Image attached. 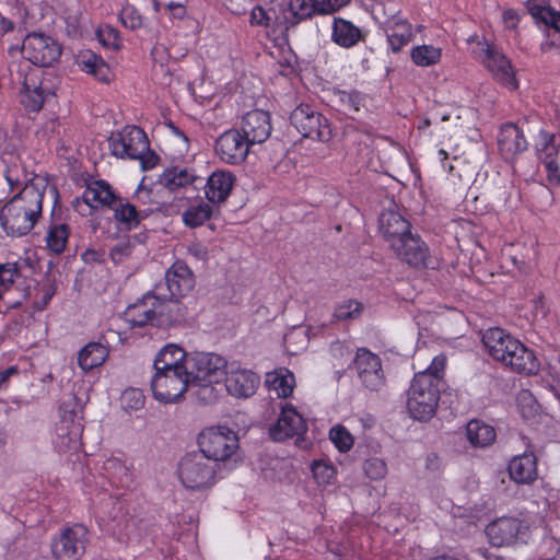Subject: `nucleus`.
<instances>
[{
    "instance_id": "4be33fe9",
    "label": "nucleus",
    "mask_w": 560,
    "mask_h": 560,
    "mask_svg": "<svg viewBox=\"0 0 560 560\" xmlns=\"http://www.w3.org/2000/svg\"><path fill=\"white\" fill-rule=\"evenodd\" d=\"M498 145L503 158L510 160L524 152L528 144L523 131L516 125L508 122L500 129Z\"/></svg>"
},
{
    "instance_id": "13d9d810",
    "label": "nucleus",
    "mask_w": 560,
    "mask_h": 560,
    "mask_svg": "<svg viewBox=\"0 0 560 560\" xmlns=\"http://www.w3.org/2000/svg\"><path fill=\"white\" fill-rule=\"evenodd\" d=\"M252 25L269 27L271 22V16L268 11L265 10L261 5H256L250 11V20Z\"/></svg>"
},
{
    "instance_id": "de8ad7c7",
    "label": "nucleus",
    "mask_w": 560,
    "mask_h": 560,
    "mask_svg": "<svg viewBox=\"0 0 560 560\" xmlns=\"http://www.w3.org/2000/svg\"><path fill=\"white\" fill-rule=\"evenodd\" d=\"M121 407L126 411H137L143 408L145 397L142 390L138 388L126 389L120 397Z\"/></svg>"
},
{
    "instance_id": "ea45409f",
    "label": "nucleus",
    "mask_w": 560,
    "mask_h": 560,
    "mask_svg": "<svg viewBox=\"0 0 560 560\" xmlns=\"http://www.w3.org/2000/svg\"><path fill=\"white\" fill-rule=\"evenodd\" d=\"M212 207L206 202H198L187 208L183 214V222L189 228H197L202 225L212 215Z\"/></svg>"
},
{
    "instance_id": "473e14b6",
    "label": "nucleus",
    "mask_w": 560,
    "mask_h": 560,
    "mask_svg": "<svg viewBox=\"0 0 560 560\" xmlns=\"http://www.w3.org/2000/svg\"><path fill=\"white\" fill-rule=\"evenodd\" d=\"M108 349L100 342H90L78 354V364L83 371L102 365L108 357Z\"/></svg>"
},
{
    "instance_id": "4d7b16f0",
    "label": "nucleus",
    "mask_w": 560,
    "mask_h": 560,
    "mask_svg": "<svg viewBox=\"0 0 560 560\" xmlns=\"http://www.w3.org/2000/svg\"><path fill=\"white\" fill-rule=\"evenodd\" d=\"M315 14H331L346 4L345 0H312Z\"/></svg>"
},
{
    "instance_id": "412c9836",
    "label": "nucleus",
    "mask_w": 560,
    "mask_h": 560,
    "mask_svg": "<svg viewBox=\"0 0 560 560\" xmlns=\"http://www.w3.org/2000/svg\"><path fill=\"white\" fill-rule=\"evenodd\" d=\"M483 63L493 77L503 85L511 89L517 88L518 84L511 62L504 55L492 47H487L485 50Z\"/></svg>"
},
{
    "instance_id": "9b49d317",
    "label": "nucleus",
    "mask_w": 560,
    "mask_h": 560,
    "mask_svg": "<svg viewBox=\"0 0 560 560\" xmlns=\"http://www.w3.org/2000/svg\"><path fill=\"white\" fill-rule=\"evenodd\" d=\"M527 526L516 517L503 516L486 527V535L492 546H510L524 538Z\"/></svg>"
},
{
    "instance_id": "3c124183",
    "label": "nucleus",
    "mask_w": 560,
    "mask_h": 560,
    "mask_svg": "<svg viewBox=\"0 0 560 560\" xmlns=\"http://www.w3.org/2000/svg\"><path fill=\"white\" fill-rule=\"evenodd\" d=\"M363 470L368 478L372 480H380L387 475V465L383 459L372 457L364 462Z\"/></svg>"
},
{
    "instance_id": "1a4fd4ad",
    "label": "nucleus",
    "mask_w": 560,
    "mask_h": 560,
    "mask_svg": "<svg viewBox=\"0 0 560 560\" xmlns=\"http://www.w3.org/2000/svg\"><path fill=\"white\" fill-rule=\"evenodd\" d=\"M88 529L82 525H73L63 529L51 544L55 560H79L86 547Z\"/></svg>"
},
{
    "instance_id": "7c9ffc66",
    "label": "nucleus",
    "mask_w": 560,
    "mask_h": 560,
    "mask_svg": "<svg viewBox=\"0 0 560 560\" xmlns=\"http://www.w3.org/2000/svg\"><path fill=\"white\" fill-rule=\"evenodd\" d=\"M185 312L177 301V298H170L165 293V299L156 301V323L159 325H175L184 320Z\"/></svg>"
},
{
    "instance_id": "a878e982",
    "label": "nucleus",
    "mask_w": 560,
    "mask_h": 560,
    "mask_svg": "<svg viewBox=\"0 0 560 560\" xmlns=\"http://www.w3.org/2000/svg\"><path fill=\"white\" fill-rule=\"evenodd\" d=\"M509 474L516 483H530L537 478L536 457L533 453H525L512 458L509 464Z\"/></svg>"
},
{
    "instance_id": "8fccbe9b",
    "label": "nucleus",
    "mask_w": 560,
    "mask_h": 560,
    "mask_svg": "<svg viewBox=\"0 0 560 560\" xmlns=\"http://www.w3.org/2000/svg\"><path fill=\"white\" fill-rule=\"evenodd\" d=\"M541 147L538 149V158L541 163L548 164V161H556L558 148L555 143V136L547 132L541 133Z\"/></svg>"
},
{
    "instance_id": "58836bf2",
    "label": "nucleus",
    "mask_w": 560,
    "mask_h": 560,
    "mask_svg": "<svg viewBox=\"0 0 560 560\" xmlns=\"http://www.w3.org/2000/svg\"><path fill=\"white\" fill-rule=\"evenodd\" d=\"M528 12L538 23H542L548 27L560 32V12L556 11L549 5H541L537 3L528 4Z\"/></svg>"
},
{
    "instance_id": "774afa93",
    "label": "nucleus",
    "mask_w": 560,
    "mask_h": 560,
    "mask_svg": "<svg viewBox=\"0 0 560 560\" xmlns=\"http://www.w3.org/2000/svg\"><path fill=\"white\" fill-rule=\"evenodd\" d=\"M503 22L505 26L510 30H513L517 26L518 16L516 12L512 9H508L503 12Z\"/></svg>"
},
{
    "instance_id": "49530a36",
    "label": "nucleus",
    "mask_w": 560,
    "mask_h": 560,
    "mask_svg": "<svg viewBox=\"0 0 560 560\" xmlns=\"http://www.w3.org/2000/svg\"><path fill=\"white\" fill-rule=\"evenodd\" d=\"M363 306L355 300L343 301L334 312V317L337 320H347L358 318L362 313Z\"/></svg>"
},
{
    "instance_id": "b1692460",
    "label": "nucleus",
    "mask_w": 560,
    "mask_h": 560,
    "mask_svg": "<svg viewBox=\"0 0 560 560\" xmlns=\"http://www.w3.org/2000/svg\"><path fill=\"white\" fill-rule=\"evenodd\" d=\"M504 366L518 374L535 375L540 370V362L534 351L520 341L518 348L513 350Z\"/></svg>"
},
{
    "instance_id": "9d476101",
    "label": "nucleus",
    "mask_w": 560,
    "mask_h": 560,
    "mask_svg": "<svg viewBox=\"0 0 560 560\" xmlns=\"http://www.w3.org/2000/svg\"><path fill=\"white\" fill-rule=\"evenodd\" d=\"M109 147L112 154L117 158L136 159L147 153L149 140L141 128L132 126L125 128L122 132L112 135Z\"/></svg>"
},
{
    "instance_id": "603ef678",
    "label": "nucleus",
    "mask_w": 560,
    "mask_h": 560,
    "mask_svg": "<svg viewBox=\"0 0 560 560\" xmlns=\"http://www.w3.org/2000/svg\"><path fill=\"white\" fill-rule=\"evenodd\" d=\"M38 292L42 294L39 301H35V307L39 311L44 310L56 292L55 284L48 275L38 283Z\"/></svg>"
},
{
    "instance_id": "052dcab7",
    "label": "nucleus",
    "mask_w": 560,
    "mask_h": 560,
    "mask_svg": "<svg viewBox=\"0 0 560 560\" xmlns=\"http://www.w3.org/2000/svg\"><path fill=\"white\" fill-rule=\"evenodd\" d=\"M131 250L130 242H119L110 249L109 255L114 262L119 264L131 254Z\"/></svg>"
},
{
    "instance_id": "423d86ee",
    "label": "nucleus",
    "mask_w": 560,
    "mask_h": 560,
    "mask_svg": "<svg viewBox=\"0 0 560 560\" xmlns=\"http://www.w3.org/2000/svg\"><path fill=\"white\" fill-rule=\"evenodd\" d=\"M189 387L187 369L155 372L151 380L153 397L162 404L179 401Z\"/></svg>"
},
{
    "instance_id": "09e8293b",
    "label": "nucleus",
    "mask_w": 560,
    "mask_h": 560,
    "mask_svg": "<svg viewBox=\"0 0 560 560\" xmlns=\"http://www.w3.org/2000/svg\"><path fill=\"white\" fill-rule=\"evenodd\" d=\"M329 439L340 452H348L353 446V438L342 425L330 429Z\"/></svg>"
},
{
    "instance_id": "72a5a7b5",
    "label": "nucleus",
    "mask_w": 560,
    "mask_h": 560,
    "mask_svg": "<svg viewBox=\"0 0 560 560\" xmlns=\"http://www.w3.org/2000/svg\"><path fill=\"white\" fill-rule=\"evenodd\" d=\"M161 183L170 190H175L186 185H192L197 188L198 185L203 184V178L188 173L186 168L174 167L163 173Z\"/></svg>"
},
{
    "instance_id": "2f4dec72",
    "label": "nucleus",
    "mask_w": 560,
    "mask_h": 560,
    "mask_svg": "<svg viewBox=\"0 0 560 560\" xmlns=\"http://www.w3.org/2000/svg\"><path fill=\"white\" fill-rule=\"evenodd\" d=\"M466 435L474 447H487L491 445L497 438L492 425L481 420L472 419L466 425Z\"/></svg>"
},
{
    "instance_id": "e433bc0d",
    "label": "nucleus",
    "mask_w": 560,
    "mask_h": 560,
    "mask_svg": "<svg viewBox=\"0 0 560 560\" xmlns=\"http://www.w3.org/2000/svg\"><path fill=\"white\" fill-rule=\"evenodd\" d=\"M315 14L312 0H290L284 20L290 25H296L301 21Z\"/></svg>"
},
{
    "instance_id": "a211bd4d",
    "label": "nucleus",
    "mask_w": 560,
    "mask_h": 560,
    "mask_svg": "<svg viewBox=\"0 0 560 560\" xmlns=\"http://www.w3.org/2000/svg\"><path fill=\"white\" fill-rule=\"evenodd\" d=\"M159 299H165L161 284H156L154 290L145 294L141 302L128 307L125 313L127 320L136 327L152 324L156 319V301Z\"/></svg>"
},
{
    "instance_id": "c9c22d12",
    "label": "nucleus",
    "mask_w": 560,
    "mask_h": 560,
    "mask_svg": "<svg viewBox=\"0 0 560 560\" xmlns=\"http://www.w3.org/2000/svg\"><path fill=\"white\" fill-rule=\"evenodd\" d=\"M81 428L79 424H73L69 429L66 420L61 421L57 427V441L56 445L61 452L75 451L80 446Z\"/></svg>"
},
{
    "instance_id": "680f3d73",
    "label": "nucleus",
    "mask_w": 560,
    "mask_h": 560,
    "mask_svg": "<svg viewBox=\"0 0 560 560\" xmlns=\"http://www.w3.org/2000/svg\"><path fill=\"white\" fill-rule=\"evenodd\" d=\"M312 472L316 479L326 482L334 476L335 470L331 466L325 463L315 462L312 465Z\"/></svg>"
},
{
    "instance_id": "69168bd1",
    "label": "nucleus",
    "mask_w": 560,
    "mask_h": 560,
    "mask_svg": "<svg viewBox=\"0 0 560 560\" xmlns=\"http://www.w3.org/2000/svg\"><path fill=\"white\" fill-rule=\"evenodd\" d=\"M5 179L11 188L19 187L22 184L20 170L16 165L7 168Z\"/></svg>"
},
{
    "instance_id": "6ab92c4d",
    "label": "nucleus",
    "mask_w": 560,
    "mask_h": 560,
    "mask_svg": "<svg viewBox=\"0 0 560 560\" xmlns=\"http://www.w3.org/2000/svg\"><path fill=\"white\" fill-rule=\"evenodd\" d=\"M482 342L489 355L502 365L510 358L514 349L518 348L520 340L512 337L501 328H490L482 337Z\"/></svg>"
},
{
    "instance_id": "c85d7f7f",
    "label": "nucleus",
    "mask_w": 560,
    "mask_h": 560,
    "mask_svg": "<svg viewBox=\"0 0 560 560\" xmlns=\"http://www.w3.org/2000/svg\"><path fill=\"white\" fill-rule=\"evenodd\" d=\"M385 32L394 52L399 51L412 38L411 24L407 20L397 16L387 21Z\"/></svg>"
},
{
    "instance_id": "a19ab883",
    "label": "nucleus",
    "mask_w": 560,
    "mask_h": 560,
    "mask_svg": "<svg viewBox=\"0 0 560 560\" xmlns=\"http://www.w3.org/2000/svg\"><path fill=\"white\" fill-rule=\"evenodd\" d=\"M24 96L22 103L31 112H38L43 107L45 102V93L40 86H37L35 82L28 83V75H26L22 82Z\"/></svg>"
},
{
    "instance_id": "a18cd8bd",
    "label": "nucleus",
    "mask_w": 560,
    "mask_h": 560,
    "mask_svg": "<svg viewBox=\"0 0 560 560\" xmlns=\"http://www.w3.org/2000/svg\"><path fill=\"white\" fill-rule=\"evenodd\" d=\"M114 210L115 219L125 223L129 229L136 228L140 223V214L133 205L120 202Z\"/></svg>"
},
{
    "instance_id": "e2e57ef3",
    "label": "nucleus",
    "mask_w": 560,
    "mask_h": 560,
    "mask_svg": "<svg viewBox=\"0 0 560 560\" xmlns=\"http://www.w3.org/2000/svg\"><path fill=\"white\" fill-rule=\"evenodd\" d=\"M545 168L547 171L549 183L556 186H560V172L557 161H548V164H545Z\"/></svg>"
},
{
    "instance_id": "6e6d98bb",
    "label": "nucleus",
    "mask_w": 560,
    "mask_h": 560,
    "mask_svg": "<svg viewBox=\"0 0 560 560\" xmlns=\"http://www.w3.org/2000/svg\"><path fill=\"white\" fill-rule=\"evenodd\" d=\"M120 20L122 24L130 30L141 27L143 22L140 13L132 7H126L121 10Z\"/></svg>"
},
{
    "instance_id": "bf43d9fd",
    "label": "nucleus",
    "mask_w": 560,
    "mask_h": 560,
    "mask_svg": "<svg viewBox=\"0 0 560 560\" xmlns=\"http://www.w3.org/2000/svg\"><path fill=\"white\" fill-rule=\"evenodd\" d=\"M104 469L112 479H119L121 475H127L126 466L117 458H109L104 463Z\"/></svg>"
},
{
    "instance_id": "cd10ccee",
    "label": "nucleus",
    "mask_w": 560,
    "mask_h": 560,
    "mask_svg": "<svg viewBox=\"0 0 560 560\" xmlns=\"http://www.w3.org/2000/svg\"><path fill=\"white\" fill-rule=\"evenodd\" d=\"M83 200L91 208H100V207H114L116 203V196L108 183L105 180H93L85 188L83 196Z\"/></svg>"
},
{
    "instance_id": "c756f323",
    "label": "nucleus",
    "mask_w": 560,
    "mask_h": 560,
    "mask_svg": "<svg viewBox=\"0 0 560 560\" xmlns=\"http://www.w3.org/2000/svg\"><path fill=\"white\" fill-rule=\"evenodd\" d=\"M81 69L93 75L97 81L108 84L113 79V72L104 59L92 51H84L79 57Z\"/></svg>"
},
{
    "instance_id": "864d4df0",
    "label": "nucleus",
    "mask_w": 560,
    "mask_h": 560,
    "mask_svg": "<svg viewBox=\"0 0 560 560\" xmlns=\"http://www.w3.org/2000/svg\"><path fill=\"white\" fill-rule=\"evenodd\" d=\"M21 276L18 262L0 264V287L10 288Z\"/></svg>"
},
{
    "instance_id": "7ed1b4c3",
    "label": "nucleus",
    "mask_w": 560,
    "mask_h": 560,
    "mask_svg": "<svg viewBox=\"0 0 560 560\" xmlns=\"http://www.w3.org/2000/svg\"><path fill=\"white\" fill-rule=\"evenodd\" d=\"M177 474L185 488L203 490L214 485L217 469L206 457L192 453L180 459Z\"/></svg>"
},
{
    "instance_id": "20e7f679",
    "label": "nucleus",
    "mask_w": 560,
    "mask_h": 560,
    "mask_svg": "<svg viewBox=\"0 0 560 560\" xmlns=\"http://www.w3.org/2000/svg\"><path fill=\"white\" fill-rule=\"evenodd\" d=\"M20 50L26 60L37 67H51L62 52L58 40L43 32L24 35Z\"/></svg>"
},
{
    "instance_id": "393cba45",
    "label": "nucleus",
    "mask_w": 560,
    "mask_h": 560,
    "mask_svg": "<svg viewBox=\"0 0 560 560\" xmlns=\"http://www.w3.org/2000/svg\"><path fill=\"white\" fill-rule=\"evenodd\" d=\"M234 177L229 172H214L205 185L207 199L212 203H221L230 196Z\"/></svg>"
},
{
    "instance_id": "f257e3e1",
    "label": "nucleus",
    "mask_w": 560,
    "mask_h": 560,
    "mask_svg": "<svg viewBox=\"0 0 560 560\" xmlns=\"http://www.w3.org/2000/svg\"><path fill=\"white\" fill-rule=\"evenodd\" d=\"M445 366L446 355L440 353L432 359L429 368L415 374L407 394V408L415 419L429 420L434 416Z\"/></svg>"
},
{
    "instance_id": "bb28decb",
    "label": "nucleus",
    "mask_w": 560,
    "mask_h": 560,
    "mask_svg": "<svg viewBox=\"0 0 560 560\" xmlns=\"http://www.w3.org/2000/svg\"><path fill=\"white\" fill-rule=\"evenodd\" d=\"M189 354L180 347L170 343L166 345L154 360L155 372L170 370H186V360Z\"/></svg>"
},
{
    "instance_id": "f03ea898",
    "label": "nucleus",
    "mask_w": 560,
    "mask_h": 560,
    "mask_svg": "<svg viewBox=\"0 0 560 560\" xmlns=\"http://www.w3.org/2000/svg\"><path fill=\"white\" fill-rule=\"evenodd\" d=\"M44 190L34 184L25 185L0 210V224L8 236L28 234L43 213Z\"/></svg>"
},
{
    "instance_id": "4468645a",
    "label": "nucleus",
    "mask_w": 560,
    "mask_h": 560,
    "mask_svg": "<svg viewBox=\"0 0 560 560\" xmlns=\"http://www.w3.org/2000/svg\"><path fill=\"white\" fill-rule=\"evenodd\" d=\"M354 368L366 388L377 390L384 384L381 359L368 349L362 348L357 351Z\"/></svg>"
},
{
    "instance_id": "dca6fc26",
    "label": "nucleus",
    "mask_w": 560,
    "mask_h": 560,
    "mask_svg": "<svg viewBox=\"0 0 560 560\" xmlns=\"http://www.w3.org/2000/svg\"><path fill=\"white\" fill-rule=\"evenodd\" d=\"M160 284L170 298H179L194 289L195 277L184 261L177 260L165 272V282Z\"/></svg>"
},
{
    "instance_id": "f8f14e48",
    "label": "nucleus",
    "mask_w": 560,
    "mask_h": 560,
    "mask_svg": "<svg viewBox=\"0 0 560 560\" xmlns=\"http://www.w3.org/2000/svg\"><path fill=\"white\" fill-rule=\"evenodd\" d=\"M250 144L236 129L223 132L215 141L214 151L221 161L236 165L245 161Z\"/></svg>"
},
{
    "instance_id": "4c0bfd02",
    "label": "nucleus",
    "mask_w": 560,
    "mask_h": 560,
    "mask_svg": "<svg viewBox=\"0 0 560 560\" xmlns=\"http://www.w3.org/2000/svg\"><path fill=\"white\" fill-rule=\"evenodd\" d=\"M222 380H217V382H190V387H196L195 396L202 404H213L222 395L224 384L221 382Z\"/></svg>"
},
{
    "instance_id": "6e6552de",
    "label": "nucleus",
    "mask_w": 560,
    "mask_h": 560,
    "mask_svg": "<svg viewBox=\"0 0 560 560\" xmlns=\"http://www.w3.org/2000/svg\"><path fill=\"white\" fill-rule=\"evenodd\" d=\"M190 382H217L225 374L226 361L215 353L194 352L186 360Z\"/></svg>"
},
{
    "instance_id": "c03bdc74",
    "label": "nucleus",
    "mask_w": 560,
    "mask_h": 560,
    "mask_svg": "<svg viewBox=\"0 0 560 560\" xmlns=\"http://www.w3.org/2000/svg\"><path fill=\"white\" fill-rule=\"evenodd\" d=\"M412 61L421 67L436 63L441 58V50L430 45L418 46L411 51Z\"/></svg>"
},
{
    "instance_id": "aec40b11",
    "label": "nucleus",
    "mask_w": 560,
    "mask_h": 560,
    "mask_svg": "<svg viewBox=\"0 0 560 560\" xmlns=\"http://www.w3.org/2000/svg\"><path fill=\"white\" fill-rule=\"evenodd\" d=\"M242 135L248 143H262L271 133V122L268 112L261 109L250 110L242 119Z\"/></svg>"
},
{
    "instance_id": "0e129e2a",
    "label": "nucleus",
    "mask_w": 560,
    "mask_h": 560,
    "mask_svg": "<svg viewBox=\"0 0 560 560\" xmlns=\"http://www.w3.org/2000/svg\"><path fill=\"white\" fill-rule=\"evenodd\" d=\"M15 30V23L11 16L0 11V36L4 37Z\"/></svg>"
},
{
    "instance_id": "79ce46f5",
    "label": "nucleus",
    "mask_w": 560,
    "mask_h": 560,
    "mask_svg": "<svg viewBox=\"0 0 560 560\" xmlns=\"http://www.w3.org/2000/svg\"><path fill=\"white\" fill-rule=\"evenodd\" d=\"M68 237L69 226L66 223L51 225L46 236L47 247L56 254H61L66 248Z\"/></svg>"
},
{
    "instance_id": "39448f33",
    "label": "nucleus",
    "mask_w": 560,
    "mask_h": 560,
    "mask_svg": "<svg viewBox=\"0 0 560 560\" xmlns=\"http://www.w3.org/2000/svg\"><path fill=\"white\" fill-rule=\"evenodd\" d=\"M202 456L215 462L230 458L238 448L236 434L226 427L205 429L198 436Z\"/></svg>"
},
{
    "instance_id": "2eb2a0df",
    "label": "nucleus",
    "mask_w": 560,
    "mask_h": 560,
    "mask_svg": "<svg viewBox=\"0 0 560 560\" xmlns=\"http://www.w3.org/2000/svg\"><path fill=\"white\" fill-rule=\"evenodd\" d=\"M306 422L294 407L287 404L281 407L278 421L271 425L269 434L273 441H284L293 436H300L306 432Z\"/></svg>"
},
{
    "instance_id": "f704fd0d",
    "label": "nucleus",
    "mask_w": 560,
    "mask_h": 560,
    "mask_svg": "<svg viewBox=\"0 0 560 560\" xmlns=\"http://www.w3.org/2000/svg\"><path fill=\"white\" fill-rule=\"evenodd\" d=\"M361 38V31L351 22L341 18L334 20L332 39L342 47H351Z\"/></svg>"
},
{
    "instance_id": "f3484780",
    "label": "nucleus",
    "mask_w": 560,
    "mask_h": 560,
    "mask_svg": "<svg viewBox=\"0 0 560 560\" xmlns=\"http://www.w3.org/2000/svg\"><path fill=\"white\" fill-rule=\"evenodd\" d=\"M224 376L226 392L236 398H247L254 395L260 383L256 373L240 366H231L229 371L225 370Z\"/></svg>"
},
{
    "instance_id": "0eeeda50",
    "label": "nucleus",
    "mask_w": 560,
    "mask_h": 560,
    "mask_svg": "<svg viewBox=\"0 0 560 560\" xmlns=\"http://www.w3.org/2000/svg\"><path fill=\"white\" fill-rule=\"evenodd\" d=\"M291 124L304 138L326 142L331 138V129L327 119L315 112L310 105L298 106L290 116Z\"/></svg>"
},
{
    "instance_id": "5701e85b",
    "label": "nucleus",
    "mask_w": 560,
    "mask_h": 560,
    "mask_svg": "<svg viewBox=\"0 0 560 560\" xmlns=\"http://www.w3.org/2000/svg\"><path fill=\"white\" fill-rule=\"evenodd\" d=\"M380 231L389 246L411 233L410 223L398 212L385 210L380 215Z\"/></svg>"
},
{
    "instance_id": "ddd939ff",
    "label": "nucleus",
    "mask_w": 560,
    "mask_h": 560,
    "mask_svg": "<svg viewBox=\"0 0 560 560\" xmlns=\"http://www.w3.org/2000/svg\"><path fill=\"white\" fill-rule=\"evenodd\" d=\"M396 256L415 268L428 267L429 248L419 235L409 233L390 246Z\"/></svg>"
},
{
    "instance_id": "37998d69",
    "label": "nucleus",
    "mask_w": 560,
    "mask_h": 560,
    "mask_svg": "<svg viewBox=\"0 0 560 560\" xmlns=\"http://www.w3.org/2000/svg\"><path fill=\"white\" fill-rule=\"evenodd\" d=\"M267 383L276 390L278 397L287 398L292 394L295 382L293 374L287 372L269 374Z\"/></svg>"
},
{
    "instance_id": "5fc2aeb1",
    "label": "nucleus",
    "mask_w": 560,
    "mask_h": 560,
    "mask_svg": "<svg viewBox=\"0 0 560 560\" xmlns=\"http://www.w3.org/2000/svg\"><path fill=\"white\" fill-rule=\"evenodd\" d=\"M340 102L342 110L346 115L352 116L353 114L358 113L360 110V107L362 105V100L359 95V93H346L343 92L340 95Z\"/></svg>"
},
{
    "instance_id": "338daca9",
    "label": "nucleus",
    "mask_w": 560,
    "mask_h": 560,
    "mask_svg": "<svg viewBox=\"0 0 560 560\" xmlns=\"http://www.w3.org/2000/svg\"><path fill=\"white\" fill-rule=\"evenodd\" d=\"M137 159L141 160L142 165L145 170L153 168L160 160L159 155L150 151V149L147 151V153L143 154V156Z\"/></svg>"
}]
</instances>
